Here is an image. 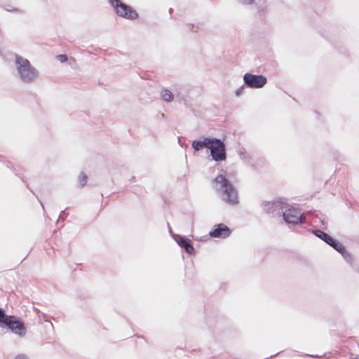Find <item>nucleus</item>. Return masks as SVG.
<instances>
[{
  "label": "nucleus",
  "mask_w": 359,
  "mask_h": 359,
  "mask_svg": "<svg viewBox=\"0 0 359 359\" xmlns=\"http://www.w3.org/2000/svg\"><path fill=\"white\" fill-rule=\"evenodd\" d=\"M6 325L14 333L23 336L25 334L26 330L22 323L15 320L13 316H10L8 321H6Z\"/></svg>",
  "instance_id": "7"
},
{
  "label": "nucleus",
  "mask_w": 359,
  "mask_h": 359,
  "mask_svg": "<svg viewBox=\"0 0 359 359\" xmlns=\"http://www.w3.org/2000/svg\"><path fill=\"white\" fill-rule=\"evenodd\" d=\"M230 234L229 229L224 224H220L215 226V229L210 232L211 237L226 238Z\"/></svg>",
  "instance_id": "8"
},
{
  "label": "nucleus",
  "mask_w": 359,
  "mask_h": 359,
  "mask_svg": "<svg viewBox=\"0 0 359 359\" xmlns=\"http://www.w3.org/2000/svg\"><path fill=\"white\" fill-rule=\"evenodd\" d=\"M243 79L246 85L250 88H255L263 87L267 81L266 78L262 75H254L251 74H245Z\"/></svg>",
  "instance_id": "5"
},
{
  "label": "nucleus",
  "mask_w": 359,
  "mask_h": 359,
  "mask_svg": "<svg viewBox=\"0 0 359 359\" xmlns=\"http://www.w3.org/2000/svg\"><path fill=\"white\" fill-rule=\"evenodd\" d=\"M15 61L18 72L23 81L32 82L37 77L36 70L31 66L27 59L16 56Z\"/></svg>",
  "instance_id": "2"
},
{
  "label": "nucleus",
  "mask_w": 359,
  "mask_h": 359,
  "mask_svg": "<svg viewBox=\"0 0 359 359\" xmlns=\"http://www.w3.org/2000/svg\"><path fill=\"white\" fill-rule=\"evenodd\" d=\"M56 57L60 62H65L67 60L66 55H58Z\"/></svg>",
  "instance_id": "16"
},
{
  "label": "nucleus",
  "mask_w": 359,
  "mask_h": 359,
  "mask_svg": "<svg viewBox=\"0 0 359 359\" xmlns=\"http://www.w3.org/2000/svg\"><path fill=\"white\" fill-rule=\"evenodd\" d=\"M161 95V97L167 102H170L172 100V94L168 90H163Z\"/></svg>",
  "instance_id": "12"
},
{
  "label": "nucleus",
  "mask_w": 359,
  "mask_h": 359,
  "mask_svg": "<svg viewBox=\"0 0 359 359\" xmlns=\"http://www.w3.org/2000/svg\"><path fill=\"white\" fill-rule=\"evenodd\" d=\"M116 8V13L127 19H134L137 17L136 11L130 6L120 2L119 0H109Z\"/></svg>",
  "instance_id": "4"
},
{
  "label": "nucleus",
  "mask_w": 359,
  "mask_h": 359,
  "mask_svg": "<svg viewBox=\"0 0 359 359\" xmlns=\"http://www.w3.org/2000/svg\"><path fill=\"white\" fill-rule=\"evenodd\" d=\"M283 217L285 221L289 224H297L302 223L303 216L302 214L296 208H289L283 212Z\"/></svg>",
  "instance_id": "6"
},
{
  "label": "nucleus",
  "mask_w": 359,
  "mask_h": 359,
  "mask_svg": "<svg viewBox=\"0 0 359 359\" xmlns=\"http://www.w3.org/2000/svg\"><path fill=\"white\" fill-rule=\"evenodd\" d=\"M314 233L318 237L325 241L329 245L333 243V238L326 233L320 230L314 231Z\"/></svg>",
  "instance_id": "10"
},
{
  "label": "nucleus",
  "mask_w": 359,
  "mask_h": 359,
  "mask_svg": "<svg viewBox=\"0 0 359 359\" xmlns=\"http://www.w3.org/2000/svg\"><path fill=\"white\" fill-rule=\"evenodd\" d=\"M10 318V316H6L4 311L0 309V323L6 324V321H8Z\"/></svg>",
  "instance_id": "14"
},
{
  "label": "nucleus",
  "mask_w": 359,
  "mask_h": 359,
  "mask_svg": "<svg viewBox=\"0 0 359 359\" xmlns=\"http://www.w3.org/2000/svg\"><path fill=\"white\" fill-rule=\"evenodd\" d=\"M79 181H80V183L81 184V186H84L87 182V177L86 175H83V174H81L80 176H79Z\"/></svg>",
  "instance_id": "15"
},
{
  "label": "nucleus",
  "mask_w": 359,
  "mask_h": 359,
  "mask_svg": "<svg viewBox=\"0 0 359 359\" xmlns=\"http://www.w3.org/2000/svg\"><path fill=\"white\" fill-rule=\"evenodd\" d=\"M214 187L217 191H223L222 197L226 202L231 204L238 203L236 191L224 176L219 175L214 180Z\"/></svg>",
  "instance_id": "1"
},
{
  "label": "nucleus",
  "mask_w": 359,
  "mask_h": 359,
  "mask_svg": "<svg viewBox=\"0 0 359 359\" xmlns=\"http://www.w3.org/2000/svg\"><path fill=\"white\" fill-rule=\"evenodd\" d=\"M331 246H332L335 250H337L338 252H341L342 255L345 252V249L343 247V245L339 243H337L333 239V243L332 244H330Z\"/></svg>",
  "instance_id": "13"
},
{
  "label": "nucleus",
  "mask_w": 359,
  "mask_h": 359,
  "mask_svg": "<svg viewBox=\"0 0 359 359\" xmlns=\"http://www.w3.org/2000/svg\"><path fill=\"white\" fill-rule=\"evenodd\" d=\"M239 94H240V91H238H238L236 92V95H239Z\"/></svg>",
  "instance_id": "18"
},
{
  "label": "nucleus",
  "mask_w": 359,
  "mask_h": 359,
  "mask_svg": "<svg viewBox=\"0 0 359 359\" xmlns=\"http://www.w3.org/2000/svg\"><path fill=\"white\" fill-rule=\"evenodd\" d=\"M208 149H210L211 156L214 160L222 161L225 159L224 145L220 140L217 139H210Z\"/></svg>",
  "instance_id": "3"
},
{
  "label": "nucleus",
  "mask_w": 359,
  "mask_h": 359,
  "mask_svg": "<svg viewBox=\"0 0 359 359\" xmlns=\"http://www.w3.org/2000/svg\"><path fill=\"white\" fill-rule=\"evenodd\" d=\"M210 140V138H205L203 141H194L192 142V147L196 151H198L203 147L208 148Z\"/></svg>",
  "instance_id": "9"
},
{
  "label": "nucleus",
  "mask_w": 359,
  "mask_h": 359,
  "mask_svg": "<svg viewBox=\"0 0 359 359\" xmlns=\"http://www.w3.org/2000/svg\"><path fill=\"white\" fill-rule=\"evenodd\" d=\"M15 359H27L25 355H18Z\"/></svg>",
  "instance_id": "17"
},
{
  "label": "nucleus",
  "mask_w": 359,
  "mask_h": 359,
  "mask_svg": "<svg viewBox=\"0 0 359 359\" xmlns=\"http://www.w3.org/2000/svg\"><path fill=\"white\" fill-rule=\"evenodd\" d=\"M179 243L185 248L187 252L191 253L194 251V248L185 239L181 238Z\"/></svg>",
  "instance_id": "11"
}]
</instances>
